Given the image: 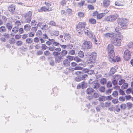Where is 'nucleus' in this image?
I'll return each instance as SVG.
<instances>
[{
  "mask_svg": "<svg viewBox=\"0 0 133 133\" xmlns=\"http://www.w3.org/2000/svg\"><path fill=\"white\" fill-rule=\"evenodd\" d=\"M66 13H68L69 15H71L72 12V10L70 9H68L66 10Z\"/></svg>",
  "mask_w": 133,
  "mask_h": 133,
  "instance_id": "49",
  "label": "nucleus"
},
{
  "mask_svg": "<svg viewBox=\"0 0 133 133\" xmlns=\"http://www.w3.org/2000/svg\"><path fill=\"white\" fill-rule=\"evenodd\" d=\"M82 79V80H84L88 78V75L86 74L82 75H80Z\"/></svg>",
  "mask_w": 133,
  "mask_h": 133,
  "instance_id": "27",
  "label": "nucleus"
},
{
  "mask_svg": "<svg viewBox=\"0 0 133 133\" xmlns=\"http://www.w3.org/2000/svg\"><path fill=\"white\" fill-rule=\"evenodd\" d=\"M86 25V23L84 22H79L76 27V30L78 33L83 34L84 33L89 38H91L93 34L89 28L85 27Z\"/></svg>",
  "mask_w": 133,
  "mask_h": 133,
  "instance_id": "1",
  "label": "nucleus"
},
{
  "mask_svg": "<svg viewBox=\"0 0 133 133\" xmlns=\"http://www.w3.org/2000/svg\"><path fill=\"white\" fill-rule=\"evenodd\" d=\"M74 60L77 62H80L81 61V59L77 56L74 57Z\"/></svg>",
  "mask_w": 133,
  "mask_h": 133,
  "instance_id": "39",
  "label": "nucleus"
},
{
  "mask_svg": "<svg viewBox=\"0 0 133 133\" xmlns=\"http://www.w3.org/2000/svg\"><path fill=\"white\" fill-rule=\"evenodd\" d=\"M131 56V53L128 50H126L124 52V57L126 61L129 60Z\"/></svg>",
  "mask_w": 133,
  "mask_h": 133,
  "instance_id": "10",
  "label": "nucleus"
},
{
  "mask_svg": "<svg viewBox=\"0 0 133 133\" xmlns=\"http://www.w3.org/2000/svg\"><path fill=\"white\" fill-rule=\"evenodd\" d=\"M118 92L116 91H115L113 92L112 95L114 97H116L118 95Z\"/></svg>",
  "mask_w": 133,
  "mask_h": 133,
  "instance_id": "61",
  "label": "nucleus"
},
{
  "mask_svg": "<svg viewBox=\"0 0 133 133\" xmlns=\"http://www.w3.org/2000/svg\"><path fill=\"white\" fill-rule=\"evenodd\" d=\"M48 49L49 50H50L51 51H53L54 50H55V47L53 46L49 47H48Z\"/></svg>",
  "mask_w": 133,
  "mask_h": 133,
  "instance_id": "59",
  "label": "nucleus"
},
{
  "mask_svg": "<svg viewBox=\"0 0 133 133\" xmlns=\"http://www.w3.org/2000/svg\"><path fill=\"white\" fill-rule=\"evenodd\" d=\"M117 15H111L105 17L104 20L105 21L108 22L113 21L116 20L117 18Z\"/></svg>",
  "mask_w": 133,
  "mask_h": 133,
  "instance_id": "8",
  "label": "nucleus"
},
{
  "mask_svg": "<svg viewBox=\"0 0 133 133\" xmlns=\"http://www.w3.org/2000/svg\"><path fill=\"white\" fill-rule=\"evenodd\" d=\"M36 23L35 20H32L31 22V24L32 26H35L36 25Z\"/></svg>",
  "mask_w": 133,
  "mask_h": 133,
  "instance_id": "58",
  "label": "nucleus"
},
{
  "mask_svg": "<svg viewBox=\"0 0 133 133\" xmlns=\"http://www.w3.org/2000/svg\"><path fill=\"white\" fill-rule=\"evenodd\" d=\"M52 55L54 56L55 58V61L56 63H57V62L56 61V58L58 56H60L59 53L56 52L54 51L52 52Z\"/></svg>",
  "mask_w": 133,
  "mask_h": 133,
  "instance_id": "19",
  "label": "nucleus"
},
{
  "mask_svg": "<svg viewBox=\"0 0 133 133\" xmlns=\"http://www.w3.org/2000/svg\"><path fill=\"white\" fill-rule=\"evenodd\" d=\"M128 84L127 83H125L121 87L122 89H126L128 88Z\"/></svg>",
  "mask_w": 133,
  "mask_h": 133,
  "instance_id": "25",
  "label": "nucleus"
},
{
  "mask_svg": "<svg viewBox=\"0 0 133 133\" xmlns=\"http://www.w3.org/2000/svg\"><path fill=\"white\" fill-rule=\"evenodd\" d=\"M104 35L106 37H111L112 38L113 37L114 35L112 33H106L104 34Z\"/></svg>",
  "mask_w": 133,
  "mask_h": 133,
  "instance_id": "23",
  "label": "nucleus"
},
{
  "mask_svg": "<svg viewBox=\"0 0 133 133\" xmlns=\"http://www.w3.org/2000/svg\"><path fill=\"white\" fill-rule=\"evenodd\" d=\"M94 91L93 89L91 88H88L86 90V93L88 94H90Z\"/></svg>",
  "mask_w": 133,
  "mask_h": 133,
  "instance_id": "16",
  "label": "nucleus"
},
{
  "mask_svg": "<svg viewBox=\"0 0 133 133\" xmlns=\"http://www.w3.org/2000/svg\"><path fill=\"white\" fill-rule=\"evenodd\" d=\"M78 15L80 17H84V14L82 12H79L78 13Z\"/></svg>",
  "mask_w": 133,
  "mask_h": 133,
  "instance_id": "38",
  "label": "nucleus"
},
{
  "mask_svg": "<svg viewBox=\"0 0 133 133\" xmlns=\"http://www.w3.org/2000/svg\"><path fill=\"white\" fill-rule=\"evenodd\" d=\"M84 1H81V2L78 3V4L80 6H82L84 5Z\"/></svg>",
  "mask_w": 133,
  "mask_h": 133,
  "instance_id": "52",
  "label": "nucleus"
},
{
  "mask_svg": "<svg viewBox=\"0 0 133 133\" xmlns=\"http://www.w3.org/2000/svg\"><path fill=\"white\" fill-rule=\"evenodd\" d=\"M18 27H14L12 30V31L14 33H16L18 32Z\"/></svg>",
  "mask_w": 133,
  "mask_h": 133,
  "instance_id": "42",
  "label": "nucleus"
},
{
  "mask_svg": "<svg viewBox=\"0 0 133 133\" xmlns=\"http://www.w3.org/2000/svg\"><path fill=\"white\" fill-rule=\"evenodd\" d=\"M107 86L108 88L111 87L112 86V83L110 81H108L107 84Z\"/></svg>",
  "mask_w": 133,
  "mask_h": 133,
  "instance_id": "56",
  "label": "nucleus"
},
{
  "mask_svg": "<svg viewBox=\"0 0 133 133\" xmlns=\"http://www.w3.org/2000/svg\"><path fill=\"white\" fill-rule=\"evenodd\" d=\"M110 2L109 0H104L103 2V5L105 7H107L110 5Z\"/></svg>",
  "mask_w": 133,
  "mask_h": 133,
  "instance_id": "14",
  "label": "nucleus"
},
{
  "mask_svg": "<svg viewBox=\"0 0 133 133\" xmlns=\"http://www.w3.org/2000/svg\"><path fill=\"white\" fill-rule=\"evenodd\" d=\"M67 52L66 50H63L59 53L60 56H58L56 58V60L57 63H59L62 61L63 59V57L67 55Z\"/></svg>",
  "mask_w": 133,
  "mask_h": 133,
  "instance_id": "4",
  "label": "nucleus"
},
{
  "mask_svg": "<svg viewBox=\"0 0 133 133\" xmlns=\"http://www.w3.org/2000/svg\"><path fill=\"white\" fill-rule=\"evenodd\" d=\"M128 23V20L124 18L120 19L118 22L119 24L123 29H125L127 28Z\"/></svg>",
  "mask_w": 133,
  "mask_h": 133,
  "instance_id": "5",
  "label": "nucleus"
},
{
  "mask_svg": "<svg viewBox=\"0 0 133 133\" xmlns=\"http://www.w3.org/2000/svg\"><path fill=\"white\" fill-rule=\"evenodd\" d=\"M15 25L17 26V27L18 26L21 25V23L19 21H16L15 23Z\"/></svg>",
  "mask_w": 133,
  "mask_h": 133,
  "instance_id": "53",
  "label": "nucleus"
},
{
  "mask_svg": "<svg viewBox=\"0 0 133 133\" xmlns=\"http://www.w3.org/2000/svg\"><path fill=\"white\" fill-rule=\"evenodd\" d=\"M120 107L123 109H124L126 107V105L125 104H122L120 105Z\"/></svg>",
  "mask_w": 133,
  "mask_h": 133,
  "instance_id": "57",
  "label": "nucleus"
},
{
  "mask_svg": "<svg viewBox=\"0 0 133 133\" xmlns=\"http://www.w3.org/2000/svg\"><path fill=\"white\" fill-rule=\"evenodd\" d=\"M92 46V43L90 41H84L82 45V47L84 49H90Z\"/></svg>",
  "mask_w": 133,
  "mask_h": 133,
  "instance_id": "7",
  "label": "nucleus"
},
{
  "mask_svg": "<svg viewBox=\"0 0 133 133\" xmlns=\"http://www.w3.org/2000/svg\"><path fill=\"white\" fill-rule=\"evenodd\" d=\"M66 58H67V59H68L70 61L74 60V57L73 56L68 55L67 56Z\"/></svg>",
  "mask_w": 133,
  "mask_h": 133,
  "instance_id": "35",
  "label": "nucleus"
},
{
  "mask_svg": "<svg viewBox=\"0 0 133 133\" xmlns=\"http://www.w3.org/2000/svg\"><path fill=\"white\" fill-rule=\"evenodd\" d=\"M128 47L129 48H133V41L129 43L127 45Z\"/></svg>",
  "mask_w": 133,
  "mask_h": 133,
  "instance_id": "30",
  "label": "nucleus"
},
{
  "mask_svg": "<svg viewBox=\"0 0 133 133\" xmlns=\"http://www.w3.org/2000/svg\"><path fill=\"white\" fill-rule=\"evenodd\" d=\"M2 19L4 22H5L7 19V18L5 16H3L2 17Z\"/></svg>",
  "mask_w": 133,
  "mask_h": 133,
  "instance_id": "60",
  "label": "nucleus"
},
{
  "mask_svg": "<svg viewBox=\"0 0 133 133\" xmlns=\"http://www.w3.org/2000/svg\"><path fill=\"white\" fill-rule=\"evenodd\" d=\"M77 76H79L83 74V72H82L78 71L76 72H75L74 73Z\"/></svg>",
  "mask_w": 133,
  "mask_h": 133,
  "instance_id": "51",
  "label": "nucleus"
},
{
  "mask_svg": "<svg viewBox=\"0 0 133 133\" xmlns=\"http://www.w3.org/2000/svg\"><path fill=\"white\" fill-rule=\"evenodd\" d=\"M121 77V76L120 75H116L114 77V80H116V81H118Z\"/></svg>",
  "mask_w": 133,
  "mask_h": 133,
  "instance_id": "40",
  "label": "nucleus"
},
{
  "mask_svg": "<svg viewBox=\"0 0 133 133\" xmlns=\"http://www.w3.org/2000/svg\"><path fill=\"white\" fill-rule=\"evenodd\" d=\"M31 27V26L30 25L27 24L24 26V29L25 31H28L30 30Z\"/></svg>",
  "mask_w": 133,
  "mask_h": 133,
  "instance_id": "17",
  "label": "nucleus"
},
{
  "mask_svg": "<svg viewBox=\"0 0 133 133\" xmlns=\"http://www.w3.org/2000/svg\"><path fill=\"white\" fill-rule=\"evenodd\" d=\"M117 69V67L116 66H114L112 67L110 70L111 74H114L116 72Z\"/></svg>",
  "mask_w": 133,
  "mask_h": 133,
  "instance_id": "18",
  "label": "nucleus"
},
{
  "mask_svg": "<svg viewBox=\"0 0 133 133\" xmlns=\"http://www.w3.org/2000/svg\"><path fill=\"white\" fill-rule=\"evenodd\" d=\"M111 102H106L105 103V107H109L110 104Z\"/></svg>",
  "mask_w": 133,
  "mask_h": 133,
  "instance_id": "54",
  "label": "nucleus"
},
{
  "mask_svg": "<svg viewBox=\"0 0 133 133\" xmlns=\"http://www.w3.org/2000/svg\"><path fill=\"white\" fill-rule=\"evenodd\" d=\"M90 22L93 24H95L96 23V20L94 19H91L89 20Z\"/></svg>",
  "mask_w": 133,
  "mask_h": 133,
  "instance_id": "43",
  "label": "nucleus"
},
{
  "mask_svg": "<svg viewBox=\"0 0 133 133\" xmlns=\"http://www.w3.org/2000/svg\"><path fill=\"white\" fill-rule=\"evenodd\" d=\"M81 79L80 76L79 75V76H78L75 78V80L79 82L82 80Z\"/></svg>",
  "mask_w": 133,
  "mask_h": 133,
  "instance_id": "48",
  "label": "nucleus"
},
{
  "mask_svg": "<svg viewBox=\"0 0 133 133\" xmlns=\"http://www.w3.org/2000/svg\"><path fill=\"white\" fill-rule=\"evenodd\" d=\"M52 44L53 46H58L59 45H60L59 43L56 42L55 41L53 42Z\"/></svg>",
  "mask_w": 133,
  "mask_h": 133,
  "instance_id": "63",
  "label": "nucleus"
},
{
  "mask_svg": "<svg viewBox=\"0 0 133 133\" xmlns=\"http://www.w3.org/2000/svg\"><path fill=\"white\" fill-rule=\"evenodd\" d=\"M132 91V89L131 88L128 89L126 91V92L128 94H129L131 93Z\"/></svg>",
  "mask_w": 133,
  "mask_h": 133,
  "instance_id": "62",
  "label": "nucleus"
},
{
  "mask_svg": "<svg viewBox=\"0 0 133 133\" xmlns=\"http://www.w3.org/2000/svg\"><path fill=\"white\" fill-rule=\"evenodd\" d=\"M23 42L21 41H18L16 42V45L18 46H21L23 44Z\"/></svg>",
  "mask_w": 133,
  "mask_h": 133,
  "instance_id": "33",
  "label": "nucleus"
},
{
  "mask_svg": "<svg viewBox=\"0 0 133 133\" xmlns=\"http://www.w3.org/2000/svg\"><path fill=\"white\" fill-rule=\"evenodd\" d=\"M26 42L27 43L30 44L32 43L33 40L32 38H29L26 39Z\"/></svg>",
  "mask_w": 133,
  "mask_h": 133,
  "instance_id": "29",
  "label": "nucleus"
},
{
  "mask_svg": "<svg viewBox=\"0 0 133 133\" xmlns=\"http://www.w3.org/2000/svg\"><path fill=\"white\" fill-rule=\"evenodd\" d=\"M125 82V80L124 79H121L119 82L118 84L119 85H121L124 83Z\"/></svg>",
  "mask_w": 133,
  "mask_h": 133,
  "instance_id": "44",
  "label": "nucleus"
},
{
  "mask_svg": "<svg viewBox=\"0 0 133 133\" xmlns=\"http://www.w3.org/2000/svg\"><path fill=\"white\" fill-rule=\"evenodd\" d=\"M108 58L109 61L111 62H117L120 60V58H119L115 57V54H114V55H112V56Z\"/></svg>",
  "mask_w": 133,
  "mask_h": 133,
  "instance_id": "11",
  "label": "nucleus"
},
{
  "mask_svg": "<svg viewBox=\"0 0 133 133\" xmlns=\"http://www.w3.org/2000/svg\"><path fill=\"white\" fill-rule=\"evenodd\" d=\"M114 49L113 46L111 44H109L108 45L107 50L108 54V58L113 55H114L115 53L113 50Z\"/></svg>",
  "mask_w": 133,
  "mask_h": 133,
  "instance_id": "6",
  "label": "nucleus"
},
{
  "mask_svg": "<svg viewBox=\"0 0 133 133\" xmlns=\"http://www.w3.org/2000/svg\"><path fill=\"white\" fill-rule=\"evenodd\" d=\"M106 79L105 78H103L101 79L100 81V83L102 85H104L106 84Z\"/></svg>",
  "mask_w": 133,
  "mask_h": 133,
  "instance_id": "24",
  "label": "nucleus"
},
{
  "mask_svg": "<svg viewBox=\"0 0 133 133\" xmlns=\"http://www.w3.org/2000/svg\"><path fill=\"white\" fill-rule=\"evenodd\" d=\"M105 96H102L99 97V101L100 102L104 101L105 100Z\"/></svg>",
  "mask_w": 133,
  "mask_h": 133,
  "instance_id": "41",
  "label": "nucleus"
},
{
  "mask_svg": "<svg viewBox=\"0 0 133 133\" xmlns=\"http://www.w3.org/2000/svg\"><path fill=\"white\" fill-rule=\"evenodd\" d=\"M32 13L29 11L27 13L24 14V22L25 23H29L31 19Z\"/></svg>",
  "mask_w": 133,
  "mask_h": 133,
  "instance_id": "3",
  "label": "nucleus"
},
{
  "mask_svg": "<svg viewBox=\"0 0 133 133\" xmlns=\"http://www.w3.org/2000/svg\"><path fill=\"white\" fill-rule=\"evenodd\" d=\"M9 42L11 44H14L15 43L16 41L14 38H12L9 40Z\"/></svg>",
  "mask_w": 133,
  "mask_h": 133,
  "instance_id": "50",
  "label": "nucleus"
},
{
  "mask_svg": "<svg viewBox=\"0 0 133 133\" xmlns=\"http://www.w3.org/2000/svg\"><path fill=\"white\" fill-rule=\"evenodd\" d=\"M99 95L97 93H94L93 94L92 97L95 98H96L99 97Z\"/></svg>",
  "mask_w": 133,
  "mask_h": 133,
  "instance_id": "47",
  "label": "nucleus"
},
{
  "mask_svg": "<svg viewBox=\"0 0 133 133\" xmlns=\"http://www.w3.org/2000/svg\"><path fill=\"white\" fill-rule=\"evenodd\" d=\"M6 29L4 26H2L0 27V32L1 33H4L6 32Z\"/></svg>",
  "mask_w": 133,
  "mask_h": 133,
  "instance_id": "20",
  "label": "nucleus"
},
{
  "mask_svg": "<svg viewBox=\"0 0 133 133\" xmlns=\"http://www.w3.org/2000/svg\"><path fill=\"white\" fill-rule=\"evenodd\" d=\"M92 83V87L95 89H97L100 87V84L99 83L93 82Z\"/></svg>",
  "mask_w": 133,
  "mask_h": 133,
  "instance_id": "12",
  "label": "nucleus"
},
{
  "mask_svg": "<svg viewBox=\"0 0 133 133\" xmlns=\"http://www.w3.org/2000/svg\"><path fill=\"white\" fill-rule=\"evenodd\" d=\"M70 62L68 61V59H65L63 60V65L65 66H69Z\"/></svg>",
  "mask_w": 133,
  "mask_h": 133,
  "instance_id": "13",
  "label": "nucleus"
},
{
  "mask_svg": "<svg viewBox=\"0 0 133 133\" xmlns=\"http://www.w3.org/2000/svg\"><path fill=\"white\" fill-rule=\"evenodd\" d=\"M68 53L69 55H73L75 54V51L74 50H71Z\"/></svg>",
  "mask_w": 133,
  "mask_h": 133,
  "instance_id": "64",
  "label": "nucleus"
},
{
  "mask_svg": "<svg viewBox=\"0 0 133 133\" xmlns=\"http://www.w3.org/2000/svg\"><path fill=\"white\" fill-rule=\"evenodd\" d=\"M86 57L89 58L87 61V63L90 64L95 63L97 56L96 53L93 52L91 54H87L85 55Z\"/></svg>",
  "mask_w": 133,
  "mask_h": 133,
  "instance_id": "2",
  "label": "nucleus"
},
{
  "mask_svg": "<svg viewBox=\"0 0 133 133\" xmlns=\"http://www.w3.org/2000/svg\"><path fill=\"white\" fill-rule=\"evenodd\" d=\"M128 108L130 109L133 106V105L130 102H128L127 103Z\"/></svg>",
  "mask_w": 133,
  "mask_h": 133,
  "instance_id": "32",
  "label": "nucleus"
},
{
  "mask_svg": "<svg viewBox=\"0 0 133 133\" xmlns=\"http://www.w3.org/2000/svg\"><path fill=\"white\" fill-rule=\"evenodd\" d=\"M42 34V32L40 30H38L36 33V35L38 36H40Z\"/></svg>",
  "mask_w": 133,
  "mask_h": 133,
  "instance_id": "55",
  "label": "nucleus"
},
{
  "mask_svg": "<svg viewBox=\"0 0 133 133\" xmlns=\"http://www.w3.org/2000/svg\"><path fill=\"white\" fill-rule=\"evenodd\" d=\"M64 38L65 40L67 39H70V36L68 34H65V36H64Z\"/></svg>",
  "mask_w": 133,
  "mask_h": 133,
  "instance_id": "46",
  "label": "nucleus"
},
{
  "mask_svg": "<svg viewBox=\"0 0 133 133\" xmlns=\"http://www.w3.org/2000/svg\"><path fill=\"white\" fill-rule=\"evenodd\" d=\"M49 59H50V61L49 62L50 65L51 66H54L55 64L54 60L52 59L51 58H49Z\"/></svg>",
  "mask_w": 133,
  "mask_h": 133,
  "instance_id": "31",
  "label": "nucleus"
},
{
  "mask_svg": "<svg viewBox=\"0 0 133 133\" xmlns=\"http://www.w3.org/2000/svg\"><path fill=\"white\" fill-rule=\"evenodd\" d=\"M40 12H42L43 11H48V9L44 7H41L40 10H39Z\"/></svg>",
  "mask_w": 133,
  "mask_h": 133,
  "instance_id": "34",
  "label": "nucleus"
},
{
  "mask_svg": "<svg viewBox=\"0 0 133 133\" xmlns=\"http://www.w3.org/2000/svg\"><path fill=\"white\" fill-rule=\"evenodd\" d=\"M105 14V13H101L98 14L97 16V19H99L101 18Z\"/></svg>",
  "mask_w": 133,
  "mask_h": 133,
  "instance_id": "21",
  "label": "nucleus"
},
{
  "mask_svg": "<svg viewBox=\"0 0 133 133\" xmlns=\"http://www.w3.org/2000/svg\"><path fill=\"white\" fill-rule=\"evenodd\" d=\"M82 69V68L80 66H75V68L71 69L72 71L74 70H80Z\"/></svg>",
  "mask_w": 133,
  "mask_h": 133,
  "instance_id": "36",
  "label": "nucleus"
},
{
  "mask_svg": "<svg viewBox=\"0 0 133 133\" xmlns=\"http://www.w3.org/2000/svg\"><path fill=\"white\" fill-rule=\"evenodd\" d=\"M6 26L8 29L10 30H11L12 27V24L9 23H7L6 24Z\"/></svg>",
  "mask_w": 133,
  "mask_h": 133,
  "instance_id": "26",
  "label": "nucleus"
},
{
  "mask_svg": "<svg viewBox=\"0 0 133 133\" xmlns=\"http://www.w3.org/2000/svg\"><path fill=\"white\" fill-rule=\"evenodd\" d=\"M111 42L115 45L119 46L121 44V41L118 38L113 37L111 38Z\"/></svg>",
  "mask_w": 133,
  "mask_h": 133,
  "instance_id": "9",
  "label": "nucleus"
},
{
  "mask_svg": "<svg viewBox=\"0 0 133 133\" xmlns=\"http://www.w3.org/2000/svg\"><path fill=\"white\" fill-rule=\"evenodd\" d=\"M78 56L81 58H83L84 56V54L83 52L81 51L78 52Z\"/></svg>",
  "mask_w": 133,
  "mask_h": 133,
  "instance_id": "22",
  "label": "nucleus"
},
{
  "mask_svg": "<svg viewBox=\"0 0 133 133\" xmlns=\"http://www.w3.org/2000/svg\"><path fill=\"white\" fill-rule=\"evenodd\" d=\"M81 86L82 88L84 89L87 87V84L85 82L83 81L82 82Z\"/></svg>",
  "mask_w": 133,
  "mask_h": 133,
  "instance_id": "28",
  "label": "nucleus"
},
{
  "mask_svg": "<svg viewBox=\"0 0 133 133\" xmlns=\"http://www.w3.org/2000/svg\"><path fill=\"white\" fill-rule=\"evenodd\" d=\"M52 34L53 35L57 36L59 35V32L58 31H54L52 32Z\"/></svg>",
  "mask_w": 133,
  "mask_h": 133,
  "instance_id": "45",
  "label": "nucleus"
},
{
  "mask_svg": "<svg viewBox=\"0 0 133 133\" xmlns=\"http://www.w3.org/2000/svg\"><path fill=\"white\" fill-rule=\"evenodd\" d=\"M15 9V7L13 4L10 5L8 8L9 11L12 12H14Z\"/></svg>",
  "mask_w": 133,
  "mask_h": 133,
  "instance_id": "15",
  "label": "nucleus"
},
{
  "mask_svg": "<svg viewBox=\"0 0 133 133\" xmlns=\"http://www.w3.org/2000/svg\"><path fill=\"white\" fill-rule=\"evenodd\" d=\"M99 91L101 92H103L105 91V88L103 86L101 87L99 89Z\"/></svg>",
  "mask_w": 133,
  "mask_h": 133,
  "instance_id": "37",
  "label": "nucleus"
}]
</instances>
